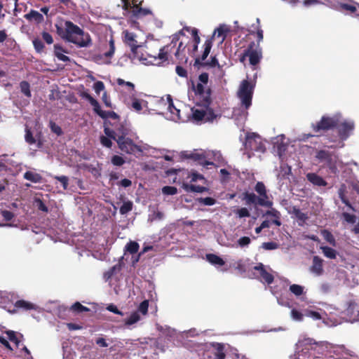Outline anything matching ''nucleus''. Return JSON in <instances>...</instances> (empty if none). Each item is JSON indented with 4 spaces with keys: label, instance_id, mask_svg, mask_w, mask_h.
Listing matches in <instances>:
<instances>
[{
    "label": "nucleus",
    "instance_id": "b1692460",
    "mask_svg": "<svg viewBox=\"0 0 359 359\" xmlns=\"http://www.w3.org/2000/svg\"><path fill=\"white\" fill-rule=\"evenodd\" d=\"M320 234L323 236V238L332 246L336 247L337 241L333 236V234L327 229H323L320 231Z\"/></svg>",
    "mask_w": 359,
    "mask_h": 359
},
{
    "label": "nucleus",
    "instance_id": "a18cd8bd",
    "mask_svg": "<svg viewBox=\"0 0 359 359\" xmlns=\"http://www.w3.org/2000/svg\"><path fill=\"white\" fill-rule=\"evenodd\" d=\"M339 8L341 10L346 11L351 13H353L357 11V8L354 5L348 4H346V3L340 4Z\"/></svg>",
    "mask_w": 359,
    "mask_h": 359
},
{
    "label": "nucleus",
    "instance_id": "c03bdc74",
    "mask_svg": "<svg viewBox=\"0 0 359 359\" xmlns=\"http://www.w3.org/2000/svg\"><path fill=\"white\" fill-rule=\"evenodd\" d=\"M149 301L144 300L140 303L138 306L137 311L141 313L142 315H146L148 312Z\"/></svg>",
    "mask_w": 359,
    "mask_h": 359
},
{
    "label": "nucleus",
    "instance_id": "0eeeda50",
    "mask_svg": "<svg viewBox=\"0 0 359 359\" xmlns=\"http://www.w3.org/2000/svg\"><path fill=\"white\" fill-rule=\"evenodd\" d=\"M245 147L248 150L259 153H264L266 151L262 137L255 133H248L246 135Z\"/></svg>",
    "mask_w": 359,
    "mask_h": 359
},
{
    "label": "nucleus",
    "instance_id": "0e129e2a",
    "mask_svg": "<svg viewBox=\"0 0 359 359\" xmlns=\"http://www.w3.org/2000/svg\"><path fill=\"white\" fill-rule=\"evenodd\" d=\"M94 90L97 94H100L104 89V84L102 81H96L93 85Z\"/></svg>",
    "mask_w": 359,
    "mask_h": 359
},
{
    "label": "nucleus",
    "instance_id": "3c124183",
    "mask_svg": "<svg viewBox=\"0 0 359 359\" xmlns=\"http://www.w3.org/2000/svg\"><path fill=\"white\" fill-rule=\"evenodd\" d=\"M235 213L239 218L248 217L250 216V212L246 208H241L238 209Z\"/></svg>",
    "mask_w": 359,
    "mask_h": 359
},
{
    "label": "nucleus",
    "instance_id": "7ed1b4c3",
    "mask_svg": "<svg viewBox=\"0 0 359 359\" xmlns=\"http://www.w3.org/2000/svg\"><path fill=\"white\" fill-rule=\"evenodd\" d=\"M322 346L311 339H307L299 343L298 348H301L297 352V359H320V357L316 356V353H320L317 348Z\"/></svg>",
    "mask_w": 359,
    "mask_h": 359
},
{
    "label": "nucleus",
    "instance_id": "58836bf2",
    "mask_svg": "<svg viewBox=\"0 0 359 359\" xmlns=\"http://www.w3.org/2000/svg\"><path fill=\"white\" fill-rule=\"evenodd\" d=\"M5 333L7 334L8 338L10 341L14 342L16 345V346H19L20 344V339L18 338L16 335V332L13 330H7L5 332Z\"/></svg>",
    "mask_w": 359,
    "mask_h": 359
},
{
    "label": "nucleus",
    "instance_id": "e433bc0d",
    "mask_svg": "<svg viewBox=\"0 0 359 359\" xmlns=\"http://www.w3.org/2000/svg\"><path fill=\"white\" fill-rule=\"evenodd\" d=\"M290 291L295 296H300L304 293V287L297 284H292L290 286Z\"/></svg>",
    "mask_w": 359,
    "mask_h": 359
},
{
    "label": "nucleus",
    "instance_id": "cd10ccee",
    "mask_svg": "<svg viewBox=\"0 0 359 359\" xmlns=\"http://www.w3.org/2000/svg\"><path fill=\"white\" fill-rule=\"evenodd\" d=\"M24 178L34 183L40 182L42 179L39 174L33 172L32 171H27L25 172Z\"/></svg>",
    "mask_w": 359,
    "mask_h": 359
},
{
    "label": "nucleus",
    "instance_id": "20e7f679",
    "mask_svg": "<svg viewBox=\"0 0 359 359\" xmlns=\"http://www.w3.org/2000/svg\"><path fill=\"white\" fill-rule=\"evenodd\" d=\"M263 32L262 29L259 27L257 31V42L251 41L248 46L249 61L252 66L258 65L262 58V50L259 43L264 38Z\"/></svg>",
    "mask_w": 359,
    "mask_h": 359
},
{
    "label": "nucleus",
    "instance_id": "49530a36",
    "mask_svg": "<svg viewBox=\"0 0 359 359\" xmlns=\"http://www.w3.org/2000/svg\"><path fill=\"white\" fill-rule=\"evenodd\" d=\"M115 45L113 39L109 41V50L104 53V56L107 58L110 59L114 54Z\"/></svg>",
    "mask_w": 359,
    "mask_h": 359
},
{
    "label": "nucleus",
    "instance_id": "423d86ee",
    "mask_svg": "<svg viewBox=\"0 0 359 359\" xmlns=\"http://www.w3.org/2000/svg\"><path fill=\"white\" fill-rule=\"evenodd\" d=\"M124 43L130 48L133 57L140 61L147 60L143 53L144 46L137 44L136 35L128 31L124 32Z\"/></svg>",
    "mask_w": 359,
    "mask_h": 359
},
{
    "label": "nucleus",
    "instance_id": "69168bd1",
    "mask_svg": "<svg viewBox=\"0 0 359 359\" xmlns=\"http://www.w3.org/2000/svg\"><path fill=\"white\" fill-rule=\"evenodd\" d=\"M175 72L179 76L183 77V78H187V76H188L187 71L182 66H179V65L177 66L175 68Z\"/></svg>",
    "mask_w": 359,
    "mask_h": 359
},
{
    "label": "nucleus",
    "instance_id": "79ce46f5",
    "mask_svg": "<svg viewBox=\"0 0 359 359\" xmlns=\"http://www.w3.org/2000/svg\"><path fill=\"white\" fill-rule=\"evenodd\" d=\"M111 163L115 166H122L125 163V159L118 155H114L111 158Z\"/></svg>",
    "mask_w": 359,
    "mask_h": 359
},
{
    "label": "nucleus",
    "instance_id": "412c9836",
    "mask_svg": "<svg viewBox=\"0 0 359 359\" xmlns=\"http://www.w3.org/2000/svg\"><path fill=\"white\" fill-rule=\"evenodd\" d=\"M182 188L187 192L203 193L208 190V189L205 187H202V186H199V185L189 184L187 183H184L182 184Z\"/></svg>",
    "mask_w": 359,
    "mask_h": 359
},
{
    "label": "nucleus",
    "instance_id": "6ab92c4d",
    "mask_svg": "<svg viewBox=\"0 0 359 359\" xmlns=\"http://www.w3.org/2000/svg\"><path fill=\"white\" fill-rule=\"evenodd\" d=\"M133 18L140 19L145 16L152 15V11L149 8H142V6H136L135 9L131 11Z\"/></svg>",
    "mask_w": 359,
    "mask_h": 359
},
{
    "label": "nucleus",
    "instance_id": "e2e57ef3",
    "mask_svg": "<svg viewBox=\"0 0 359 359\" xmlns=\"http://www.w3.org/2000/svg\"><path fill=\"white\" fill-rule=\"evenodd\" d=\"M116 270V266H114L111 268H110L107 271L104 272V278L106 280H109L111 278V277L114 275Z\"/></svg>",
    "mask_w": 359,
    "mask_h": 359
},
{
    "label": "nucleus",
    "instance_id": "052dcab7",
    "mask_svg": "<svg viewBox=\"0 0 359 359\" xmlns=\"http://www.w3.org/2000/svg\"><path fill=\"white\" fill-rule=\"evenodd\" d=\"M237 242H238V245L240 247L243 248V247L248 246L250 243L251 240L248 236H243V237L240 238Z\"/></svg>",
    "mask_w": 359,
    "mask_h": 359
},
{
    "label": "nucleus",
    "instance_id": "1a4fd4ad",
    "mask_svg": "<svg viewBox=\"0 0 359 359\" xmlns=\"http://www.w3.org/2000/svg\"><path fill=\"white\" fill-rule=\"evenodd\" d=\"M252 94L253 86L248 80H243L241 84L238 95L246 109L252 104Z\"/></svg>",
    "mask_w": 359,
    "mask_h": 359
},
{
    "label": "nucleus",
    "instance_id": "6e6d98bb",
    "mask_svg": "<svg viewBox=\"0 0 359 359\" xmlns=\"http://www.w3.org/2000/svg\"><path fill=\"white\" fill-rule=\"evenodd\" d=\"M198 201L205 205H213L216 203V200L212 197L200 198Z\"/></svg>",
    "mask_w": 359,
    "mask_h": 359
},
{
    "label": "nucleus",
    "instance_id": "a211bd4d",
    "mask_svg": "<svg viewBox=\"0 0 359 359\" xmlns=\"http://www.w3.org/2000/svg\"><path fill=\"white\" fill-rule=\"evenodd\" d=\"M306 179L311 184L318 187H325L327 182L320 176L314 172H309L306 175Z\"/></svg>",
    "mask_w": 359,
    "mask_h": 359
},
{
    "label": "nucleus",
    "instance_id": "774afa93",
    "mask_svg": "<svg viewBox=\"0 0 359 359\" xmlns=\"http://www.w3.org/2000/svg\"><path fill=\"white\" fill-rule=\"evenodd\" d=\"M1 215L6 222L11 221L14 217V214L9 210H2Z\"/></svg>",
    "mask_w": 359,
    "mask_h": 359
},
{
    "label": "nucleus",
    "instance_id": "5fc2aeb1",
    "mask_svg": "<svg viewBox=\"0 0 359 359\" xmlns=\"http://www.w3.org/2000/svg\"><path fill=\"white\" fill-rule=\"evenodd\" d=\"M262 247L266 250H272L278 248V244L276 242H265L262 243Z\"/></svg>",
    "mask_w": 359,
    "mask_h": 359
},
{
    "label": "nucleus",
    "instance_id": "4c0bfd02",
    "mask_svg": "<svg viewBox=\"0 0 359 359\" xmlns=\"http://www.w3.org/2000/svg\"><path fill=\"white\" fill-rule=\"evenodd\" d=\"M25 139L26 142H27L29 144H34L36 142V140L34 137L31 129L29 128L27 126H26L25 128Z\"/></svg>",
    "mask_w": 359,
    "mask_h": 359
},
{
    "label": "nucleus",
    "instance_id": "72a5a7b5",
    "mask_svg": "<svg viewBox=\"0 0 359 359\" xmlns=\"http://www.w3.org/2000/svg\"><path fill=\"white\" fill-rule=\"evenodd\" d=\"M21 92L27 97H31L32 93L30 90V85L26 81H22L20 83Z\"/></svg>",
    "mask_w": 359,
    "mask_h": 359
},
{
    "label": "nucleus",
    "instance_id": "39448f33",
    "mask_svg": "<svg viewBox=\"0 0 359 359\" xmlns=\"http://www.w3.org/2000/svg\"><path fill=\"white\" fill-rule=\"evenodd\" d=\"M177 40L178 39L173 38L170 44L159 48L158 53H153L149 46H144V48H145L147 49L144 50L146 55L149 57L153 58V62H156L158 60L159 61L157 62V64H161L163 62H165L168 60V55L171 53L172 52V49L175 48Z\"/></svg>",
    "mask_w": 359,
    "mask_h": 359
},
{
    "label": "nucleus",
    "instance_id": "8fccbe9b",
    "mask_svg": "<svg viewBox=\"0 0 359 359\" xmlns=\"http://www.w3.org/2000/svg\"><path fill=\"white\" fill-rule=\"evenodd\" d=\"M50 128L51 131L54 133H55L57 136H60L62 135L63 132L58 125H57L55 122L50 121Z\"/></svg>",
    "mask_w": 359,
    "mask_h": 359
},
{
    "label": "nucleus",
    "instance_id": "f704fd0d",
    "mask_svg": "<svg viewBox=\"0 0 359 359\" xmlns=\"http://www.w3.org/2000/svg\"><path fill=\"white\" fill-rule=\"evenodd\" d=\"M140 320L138 312H133L128 318L125 320V325L127 326L132 325Z\"/></svg>",
    "mask_w": 359,
    "mask_h": 359
},
{
    "label": "nucleus",
    "instance_id": "13d9d810",
    "mask_svg": "<svg viewBox=\"0 0 359 359\" xmlns=\"http://www.w3.org/2000/svg\"><path fill=\"white\" fill-rule=\"evenodd\" d=\"M305 316L310 317L315 320L322 319L320 313L315 311H307L305 313Z\"/></svg>",
    "mask_w": 359,
    "mask_h": 359
},
{
    "label": "nucleus",
    "instance_id": "4d7b16f0",
    "mask_svg": "<svg viewBox=\"0 0 359 359\" xmlns=\"http://www.w3.org/2000/svg\"><path fill=\"white\" fill-rule=\"evenodd\" d=\"M55 179L62 183V187L65 190H66L67 189L68 184H69V183H68L69 179L67 176H65V175L55 176Z\"/></svg>",
    "mask_w": 359,
    "mask_h": 359
},
{
    "label": "nucleus",
    "instance_id": "4468645a",
    "mask_svg": "<svg viewBox=\"0 0 359 359\" xmlns=\"http://www.w3.org/2000/svg\"><path fill=\"white\" fill-rule=\"evenodd\" d=\"M114 127V129L106 126L104 128V134L114 140H116L118 137H127L130 134V130L123 123H116Z\"/></svg>",
    "mask_w": 359,
    "mask_h": 359
},
{
    "label": "nucleus",
    "instance_id": "680f3d73",
    "mask_svg": "<svg viewBox=\"0 0 359 359\" xmlns=\"http://www.w3.org/2000/svg\"><path fill=\"white\" fill-rule=\"evenodd\" d=\"M131 106L136 111H140L142 109V102L137 98L133 99Z\"/></svg>",
    "mask_w": 359,
    "mask_h": 359
},
{
    "label": "nucleus",
    "instance_id": "603ef678",
    "mask_svg": "<svg viewBox=\"0 0 359 359\" xmlns=\"http://www.w3.org/2000/svg\"><path fill=\"white\" fill-rule=\"evenodd\" d=\"M35 203H36V206L38 208V210H41L42 212H48V207L43 202V201L41 200L40 198H36L35 199Z\"/></svg>",
    "mask_w": 359,
    "mask_h": 359
},
{
    "label": "nucleus",
    "instance_id": "bf43d9fd",
    "mask_svg": "<svg viewBox=\"0 0 359 359\" xmlns=\"http://www.w3.org/2000/svg\"><path fill=\"white\" fill-rule=\"evenodd\" d=\"M291 316L294 320L297 321H302L304 318V314H302L300 311L294 309L291 311Z\"/></svg>",
    "mask_w": 359,
    "mask_h": 359
},
{
    "label": "nucleus",
    "instance_id": "f8f14e48",
    "mask_svg": "<svg viewBox=\"0 0 359 359\" xmlns=\"http://www.w3.org/2000/svg\"><path fill=\"white\" fill-rule=\"evenodd\" d=\"M316 158L318 159L320 163H323L325 166L329 168L331 173H337V168L336 166V161L331 152L323 149L318 150L316 152Z\"/></svg>",
    "mask_w": 359,
    "mask_h": 359
},
{
    "label": "nucleus",
    "instance_id": "6e6552de",
    "mask_svg": "<svg viewBox=\"0 0 359 359\" xmlns=\"http://www.w3.org/2000/svg\"><path fill=\"white\" fill-rule=\"evenodd\" d=\"M212 46V42L210 39H207L204 43V50L201 57H197L195 60L194 65H201L203 67L208 66L211 67H220V65L219 64L218 60L216 56H212L210 61L203 62L204 61L208 55L210 54V50Z\"/></svg>",
    "mask_w": 359,
    "mask_h": 359
},
{
    "label": "nucleus",
    "instance_id": "f257e3e1",
    "mask_svg": "<svg viewBox=\"0 0 359 359\" xmlns=\"http://www.w3.org/2000/svg\"><path fill=\"white\" fill-rule=\"evenodd\" d=\"M62 38L81 48L88 47L92 44L90 34L69 20L65 22Z\"/></svg>",
    "mask_w": 359,
    "mask_h": 359
},
{
    "label": "nucleus",
    "instance_id": "c756f323",
    "mask_svg": "<svg viewBox=\"0 0 359 359\" xmlns=\"http://www.w3.org/2000/svg\"><path fill=\"white\" fill-rule=\"evenodd\" d=\"M70 311L76 313H81L83 312L89 311L90 309L83 306L80 302H76L71 306Z\"/></svg>",
    "mask_w": 359,
    "mask_h": 359
},
{
    "label": "nucleus",
    "instance_id": "4be33fe9",
    "mask_svg": "<svg viewBox=\"0 0 359 359\" xmlns=\"http://www.w3.org/2000/svg\"><path fill=\"white\" fill-rule=\"evenodd\" d=\"M25 18L28 20H34L36 23H41L44 20L43 15L34 10H32L29 13L26 14Z\"/></svg>",
    "mask_w": 359,
    "mask_h": 359
},
{
    "label": "nucleus",
    "instance_id": "a19ab883",
    "mask_svg": "<svg viewBox=\"0 0 359 359\" xmlns=\"http://www.w3.org/2000/svg\"><path fill=\"white\" fill-rule=\"evenodd\" d=\"M93 107V111L100 117L104 116V111L101 109L99 102L96 100H93L90 104Z\"/></svg>",
    "mask_w": 359,
    "mask_h": 359
},
{
    "label": "nucleus",
    "instance_id": "338daca9",
    "mask_svg": "<svg viewBox=\"0 0 359 359\" xmlns=\"http://www.w3.org/2000/svg\"><path fill=\"white\" fill-rule=\"evenodd\" d=\"M102 118H111L114 120H118L119 118V116L113 111H104V116L103 117H101Z\"/></svg>",
    "mask_w": 359,
    "mask_h": 359
},
{
    "label": "nucleus",
    "instance_id": "f03ea898",
    "mask_svg": "<svg viewBox=\"0 0 359 359\" xmlns=\"http://www.w3.org/2000/svg\"><path fill=\"white\" fill-rule=\"evenodd\" d=\"M339 124V116H323L319 121L311 124V128L315 134H308L307 137H319L329 130L336 128Z\"/></svg>",
    "mask_w": 359,
    "mask_h": 359
},
{
    "label": "nucleus",
    "instance_id": "393cba45",
    "mask_svg": "<svg viewBox=\"0 0 359 359\" xmlns=\"http://www.w3.org/2000/svg\"><path fill=\"white\" fill-rule=\"evenodd\" d=\"M320 249L322 250L323 255L327 258L334 259L337 258V252L336 250L328 246H320Z\"/></svg>",
    "mask_w": 359,
    "mask_h": 359
},
{
    "label": "nucleus",
    "instance_id": "de8ad7c7",
    "mask_svg": "<svg viewBox=\"0 0 359 359\" xmlns=\"http://www.w3.org/2000/svg\"><path fill=\"white\" fill-rule=\"evenodd\" d=\"M111 137H109L108 136H104L102 135L100 137V143L102 146L110 149L112 147V142L111 140Z\"/></svg>",
    "mask_w": 359,
    "mask_h": 359
},
{
    "label": "nucleus",
    "instance_id": "9d476101",
    "mask_svg": "<svg viewBox=\"0 0 359 359\" xmlns=\"http://www.w3.org/2000/svg\"><path fill=\"white\" fill-rule=\"evenodd\" d=\"M118 144V149L128 154H135L136 152H141V147L136 144L134 141L127 137H118L115 140Z\"/></svg>",
    "mask_w": 359,
    "mask_h": 359
},
{
    "label": "nucleus",
    "instance_id": "a878e982",
    "mask_svg": "<svg viewBox=\"0 0 359 359\" xmlns=\"http://www.w3.org/2000/svg\"><path fill=\"white\" fill-rule=\"evenodd\" d=\"M206 259L212 265L223 266L225 264L222 258L215 254H207Z\"/></svg>",
    "mask_w": 359,
    "mask_h": 359
},
{
    "label": "nucleus",
    "instance_id": "bb28decb",
    "mask_svg": "<svg viewBox=\"0 0 359 359\" xmlns=\"http://www.w3.org/2000/svg\"><path fill=\"white\" fill-rule=\"evenodd\" d=\"M271 208V210L266 212V215L273 217L275 219H273L272 222L277 226H280L281 225V222L280 220V213L277 210L272 208V207Z\"/></svg>",
    "mask_w": 359,
    "mask_h": 359
},
{
    "label": "nucleus",
    "instance_id": "f3484780",
    "mask_svg": "<svg viewBox=\"0 0 359 359\" xmlns=\"http://www.w3.org/2000/svg\"><path fill=\"white\" fill-rule=\"evenodd\" d=\"M310 271L318 276H321L324 272L323 259L318 256H313Z\"/></svg>",
    "mask_w": 359,
    "mask_h": 359
},
{
    "label": "nucleus",
    "instance_id": "864d4df0",
    "mask_svg": "<svg viewBox=\"0 0 359 359\" xmlns=\"http://www.w3.org/2000/svg\"><path fill=\"white\" fill-rule=\"evenodd\" d=\"M228 29L224 27V26H220L215 31V34H217L218 37H222V40H224L226 36V33L228 32Z\"/></svg>",
    "mask_w": 359,
    "mask_h": 359
},
{
    "label": "nucleus",
    "instance_id": "2f4dec72",
    "mask_svg": "<svg viewBox=\"0 0 359 359\" xmlns=\"http://www.w3.org/2000/svg\"><path fill=\"white\" fill-rule=\"evenodd\" d=\"M139 248L140 245L136 241H130L125 246V250L131 255L137 253Z\"/></svg>",
    "mask_w": 359,
    "mask_h": 359
},
{
    "label": "nucleus",
    "instance_id": "c85d7f7f",
    "mask_svg": "<svg viewBox=\"0 0 359 359\" xmlns=\"http://www.w3.org/2000/svg\"><path fill=\"white\" fill-rule=\"evenodd\" d=\"M54 48H55V55L57 57V59L59 60H61L62 62H69V57L60 52H58L57 50H60L62 52H64V53H67L62 47H61L60 46L57 45V44H55L54 46Z\"/></svg>",
    "mask_w": 359,
    "mask_h": 359
},
{
    "label": "nucleus",
    "instance_id": "dca6fc26",
    "mask_svg": "<svg viewBox=\"0 0 359 359\" xmlns=\"http://www.w3.org/2000/svg\"><path fill=\"white\" fill-rule=\"evenodd\" d=\"M336 128L338 129V133L341 140H346L347 139L350 133L354 129V123L353 121H344L341 122V120L339 119V126Z\"/></svg>",
    "mask_w": 359,
    "mask_h": 359
},
{
    "label": "nucleus",
    "instance_id": "7c9ffc66",
    "mask_svg": "<svg viewBox=\"0 0 359 359\" xmlns=\"http://www.w3.org/2000/svg\"><path fill=\"white\" fill-rule=\"evenodd\" d=\"M15 306L17 308L23 309L26 311L35 309L34 304L25 300H18L15 304Z\"/></svg>",
    "mask_w": 359,
    "mask_h": 359
},
{
    "label": "nucleus",
    "instance_id": "9b49d317",
    "mask_svg": "<svg viewBox=\"0 0 359 359\" xmlns=\"http://www.w3.org/2000/svg\"><path fill=\"white\" fill-rule=\"evenodd\" d=\"M203 84V83H198L196 86H194L193 83L192 86L195 95L199 97L200 102L198 104L205 108H208L212 102V90L210 88L205 89Z\"/></svg>",
    "mask_w": 359,
    "mask_h": 359
},
{
    "label": "nucleus",
    "instance_id": "aec40b11",
    "mask_svg": "<svg viewBox=\"0 0 359 359\" xmlns=\"http://www.w3.org/2000/svg\"><path fill=\"white\" fill-rule=\"evenodd\" d=\"M191 160L198 162L199 165L203 166H208L209 165H213V162L206 160L205 155L203 153H192Z\"/></svg>",
    "mask_w": 359,
    "mask_h": 359
},
{
    "label": "nucleus",
    "instance_id": "09e8293b",
    "mask_svg": "<svg viewBox=\"0 0 359 359\" xmlns=\"http://www.w3.org/2000/svg\"><path fill=\"white\" fill-rule=\"evenodd\" d=\"M162 192L165 195H175L177 193V189L175 187L165 186L163 187Z\"/></svg>",
    "mask_w": 359,
    "mask_h": 359
},
{
    "label": "nucleus",
    "instance_id": "c9c22d12",
    "mask_svg": "<svg viewBox=\"0 0 359 359\" xmlns=\"http://www.w3.org/2000/svg\"><path fill=\"white\" fill-rule=\"evenodd\" d=\"M292 213L295 215L297 219L303 222L308 219V215L306 213L302 212L299 208L294 207Z\"/></svg>",
    "mask_w": 359,
    "mask_h": 359
},
{
    "label": "nucleus",
    "instance_id": "ddd939ff",
    "mask_svg": "<svg viewBox=\"0 0 359 359\" xmlns=\"http://www.w3.org/2000/svg\"><path fill=\"white\" fill-rule=\"evenodd\" d=\"M242 201L245 202L246 205H259L260 206L271 208L273 202L269 200L257 196L255 194L249 191H245L240 197Z\"/></svg>",
    "mask_w": 359,
    "mask_h": 359
},
{
    "label": "nucleus",
    "instance_id": "37998d69",
    "mask_svg": "<svg viewBox=\"0 0 359 359\" xmlns=\"http://www.w3.org/2000/svg\"><path fill=\"white\" fill-rule=\"evenodd\" d=\"M34 49L39 53L43 52L44 44L39 39H34L32 41Z\"/></svg>",
    "mask_w": 359,
    "mask_h": 359
},
{
    "label": "nucleus",
    "instance_id": "2eb2a0df",
    "mask_svg": "<svg viewBox=\"0 0 359 359\" xmlns=\"http://www.w3.org/2000/svg\"><path fill=\"white\" fill-rule=\"evenodd\" d=\"M253 276L262 283L268 285L271 284L274 280V276L266 271L265 266L262 263H259L253 267Z\"/></svg>",
    "mask_w": 359,
    "mask_h": 359
},
{
    "label": "nucleus",
    "instance_id": "5701e85b",
    "mask_svg": "<svg viewBox=\"0 0 359 359\" xmlns=\"http://www.w3.org/2000/svg\"><path fill=\"white\" fill-rule=\"evenodd\" d=\"M255 191L259 194L260 198L269 200L266 189L264 184L262 182H258L255 187Z\"/></svg>",
    "mask_w": 359,
    "mask_h": 359
},
{
    "label": "nucleus",
    "instance_id": "ea45409f",
    "mask_svg": "<svg viewBox=\"0 0 359 359\" xmlns=\"http://www.w3.org/2000/svg\"><path fill=\"white\" fill-rule=\"evenodd\" d=\"M133 209V203L131 201L124 202L119 209L121 215H125L131 211Z\"/></svg>",
    "mask_w": 359,
    "mask_h": 359
},
{
    "label": "nucleus",
    "instance_id": "473e14b6",
    "mask_svg": "<svg viewBox=\"0 0 359 359\" xmlns=\"http://www.w3.org/2000/svg\"><path fill=\"white\" fill-rule=\"evenodd\" d=\"M191 110H192V118L194 120H195L196 121H202L206 115V111L203 109H198L192 108Z\"/></svg>",
    "mask_w": 359,
    "mask_h": 359
}]
</instances>
